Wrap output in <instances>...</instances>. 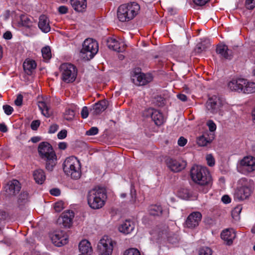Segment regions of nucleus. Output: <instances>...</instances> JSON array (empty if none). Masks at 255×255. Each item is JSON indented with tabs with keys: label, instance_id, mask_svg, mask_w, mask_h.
Here are the masks:
<instances>
[{
	"label": "nucleus",
	"instance_id": "f257e3e1",
	"mask_svg": "<svg viewBox=\"0 0 255 255\" xmlns=\"http://www.w3.org/2000/svg\"><path fill=\"white\" fill-rule=\"evenodd\" d=\"M190 177L196 184L204 187L203 192H208L212 184V178L208 168L200 165H194L190 170Z\"/></svg>",
	"mask_w": 255,
	"mask_h": 255
},
{
	"label": "nucleus",
	"instance_id": "f03ea898",
	"mask_svg": "<svg viewBox=\"0 0 255 255\" xmlns=\"http://www.w3.org/2000/svg\"><path fill=\"white\" fill-rule=\"evenodd\" d=\"M40 156L46 161V169L51 171L56 163V155L52 146L47 142H41L38 147Z\"/></svg>",
	"mask_w": 255,
	"mask_h": 255
},
{
	"label": "nucleus",
	"instance_id": "7ed1b4c3",
	"mask_svg": "<svg viewBox=\"0 0 255 255\" xmlns=\"http://www.w3.org/2000/svg\"><path fill=\"white\" fill-rule=\"evenodd\" d=\"M254 186L252 180L246 178L240 179L237 182V187L234 193V199L241 201L249 198L253 192Z\"/></svg>",
	"mask_w": 255,
	"mask_h": 255
},
{
	"label": "nucleus",
	"instance_id": "20e7f679",
	"mask_svg": "<svg viewBox=\"0 0 255 255\" xmlns=\"http://www.w3.org/2000/svg\"><path fill=\"white\" fill-rule=\"evenodd\" d=\"M139 9V5L135 2L122 4L118 8V18L122 22L128 21L138 14Z\"/></svg>",
	"mask_w": 255,
	"mask_h": 255
},
{
	"label": "nucleus",
	"instance_id": "39448f33",
	"mask_svg": "<svg viewBox=\"0 0 255 255\" xmlns=\"http://www.w3.org/2000/svg\"><path fill=\"white\" fill-rule=\"evenodd\" d=\"M106 199L105 191L101 188L91 189L87 196L88 205L93 209L101 208L105 205Z\"/></svg>",
	"mask_w": 255,
	"mask_h": 255
},
{
	"label": "nucleus",
	"instance_id": "423d86ee",
	"mask_svg": "<svg viewBox=\"0 0 255 255\" xmlns=\"http://www.w3.org/2000/svg\"><path fill=\"white\" fill-rule=\"evenodd\" d=\"M63 168L65 173L74 179H78L81 177L80 162L75 156L67 157L63 163Z\"/></svg>",
	"mask_w": 255,
	"mask_h": 255
},
{
	"label": "nucleus",
	"instance_id": "0eeeda50",
	"mask_svg": "<svg viewBox=\"0 0 255 255\" xmlns=\"http://www.w3.org/2000/svg\"><path fill=\"white\" fill-rule=\"evenodd\" d=\"M98 50L99 45L97 41L93 38H88L83 43L81 53L85 55V56H83L84 58L90 60L97 53Z\"/></svg>",
	"mask_w": 255,
	"mask_h": 255
},
{
	"label": "nucleus",
	"instance_id": "6e6552de",
	"mask_svg": "<svg viewBox=\"0 0 255 255\" xmlns=\"http://www.w3.org/2000/svg\"><path fill=\"white\" fill-rule=\"evenodd\" d=\"M61 73L62 80L66 83L73 82L77 76L76 67L71 63H65L61 64L59 68Z\"/></svg>",
	"mask_w": 255,
	"mask_h": 255
},
{
	"label": "nucleus",
	"instance_id": "1a4fd4ad",
	"mask_svg": "<svg viewBox=\"0 0 255 255\" xmlns=\"http://www.w3.org/2000/svg\"><path fill=\"white\" fill-rule=\"evenodd\" d=\"M116 243L110 237L104 236L98 244L99 255H112Z\"/></svg>",
	"mask_w": 255,
	"mask_h": 255
},
{
	"label": "nucleus",
	"instance_id": "9d476101",
	"mask_svg": "<svg viewBox=\"0 0 255 255\" xmlns=\"http://www.w3.org/2000/svg\"><path fill=\"white\" fill-rule=\"evenodd\" d=\"M239 169L240 172L244 174L255 171V158L252 156L244 157L240 161Z\"/></svg>",
	"mask_w": 255,
	"mask_h": 255
},
{
	"label": "nucleus",
	"instance_id": "9b49d317",
	"mask_svg": "<svg viewBox=\"0 0 255 255\" xmlns=\"http://www.w3.org/2000/svg\"><path fill=\"white\" fill-rule=\"evenodd\" d=\"M49 236L52 242L55 246L61 247L68 243V237L64 231H55Z\"/></svg>",
	"mask_w": 255,
	"mask_h": 255
},
{
	"label": "nucleus",
	"instance_id": "f8f14e48",
	"mask_svg": "<svg viewBox=\"0 0 255 255\" xmlns=\"http://www.w3.org/2000/svg\"><path fill=\"white\" fill-rule=\"evenodd\" d=\"M222 105L221 99L217 96H213L207 101L206 108L209 112L215 114L220 111Z\"/></svg>",
	"mask_w": 255,
	"mask_h": 255
},
{
	"label": "nucleus",
	"instance_id": "ddd939ff",
	"mask_svg": "<svg viewBox=\"0 0 255 255\" xmlns=\"http://www.w3.org/2000/svg\"><path fill=\"white\" fill-rule=\"evenodd\" d=\"M144 117H150L157 126L161 125L164 122V118L162 114L158 110L149 108L143 112Z\"/></svg>",
	"mask_w": 255,
	"mask_h": 255
},
{
	"label": "nucleus",
	"instance_id": "4468645a",
	"mask_svg": "<svg viewBox=\"0 0 255 255\" xmlns=\"http://www.w3.org/2000/svg\"><path fill=\"white\" fill-rule=\"evenodd\" d=\"M131 80L135 85L143 86L151 82L152 80V77L149 74L134 73L131 76Z\"/></svg>",
	"mask_w": 255,
	"mask_h": 255
},
{
	"label": "nucleus",
	"instance_id": "2eb2a0df",
	"mask_svg": "<svg viewBox=\"0 0 255 255\" xmlns=\"http://www.w3.org/2000/svg\"><path fill=\"white\" fill-rule=\"evenodd\" d=\"M74 213L72 211L68 210L63 212L57 219V224L62 225L64 227L70 228L72 224Z\"/></svg>",
	"mask_w": 255,
	"mask_h": 255
},
{
	"label": "nucleus",
	"instance_id": "dca6fc26",
	"mask_svg": "<svg viewBox=\"0 0 255 255\" xmlns=\"http://www.w3.org/2000/svg\"><path fill=\"white\" fill-rule=\"evenodd\" d=\"M167 167L172 171L177 172L184 169L186 166V162L182 160H176L172 158L166 159Z\"/></svg>",
	"mask_w": 255,
	"mask_h": 255
},
{
	"label": "nucleus",
	"instance_id": "f3484780",
	"mask_svg": "<svg viewBox=\"0 0 255 255\" xmlns=\"http://www.w3.org/2000/svg\"><path fill=\"white\" fill-rule=\"evenodd\" d=\"M202 214L199 212H193L187 217L185 224L188 228H194L199 225L202 219Z\"/></svg>",
	"mask_w": 255,
	"mask_h": 255
},
{
	"label": "nucleus",
	"instance_id": "a211bd4d",
	"mask_svg": "<svg viewBox=\"0 0 255 255\" xmlns=\"http://www.w3.org/2000/svg\"><path fill=\"white\" fill-rule=\"evenodd\" d=\"M107 45L110 49L118 52H122L125 49V44L120 39L117 40L113 37L109 38L107 39Z\"/></svg>",
	"mask_w": 255,
	"mask_h": 255
},
{
	"label": "nucleus",
	"instance_id": "6ab92c4d",
	"mask_svg": "<svg viewBox=\"0 0 255 255\" xmlns=\"http://www.w3.org/2000/svg\"><path fill=\"white\" fill-rule=\"evenodd\" d=\"M6 193L9 195H14L18 193L20 190L21 186L18 181L12 180L8 182L5 187Z\"/></svg>",
	"mask_w": 255,
	"mask_h": 255
},
{
	"label": "nucleus",
	"instance_id": "aec40b11",
	"mask_svg": "<svg viewBox=\"0 0 255 255\" xmlns=\"http://www.w3.org/2000/svg\"><path fill=\"white\" fill-rule=\"evenodd\" d=\"M221 238L228 245H231L236 238V233L233 229H227L223 230L221 234Z\"/></svg>",
	"mask_w": 255,
	"mask_h": 255
},
{
	"label": "nucleus",
	"instance_id": "412c9836",
	"mask_svg": "<svg viewBox=\"0 0 255 255\" xmlns=\"http://www.w3.org/2000/svg\"><path fill=\"white\" fill-rule=\"evenodd\" d=\"M216 52L221 57L226 59H231L233 57L232 51L224 44L218 45L216 48Z\"/></svg>",
	"mask_w": 255,
	"mask_h": 255
},
{
	"label": "nucleus",
	"instance_id": "4be33fe9",
	"mask_svg": "<svg viewBox=\"0 0 255 255\" xmlns=\"http://www.w3.org/2000/svg\"><path fill=\"white\" fill-rule=\"evenodd\" d=\"M245 84V79H238L232 80L228 83V87L232 90L242 92L244 84Z\"/></svg>",
	"mask_w": 255,
	"mask_h": 255
},
{
	"label": "nucleus",
	"instance_id": "5701e85b",
	"mask_svg": "<svg viewBox=\"0 0 255 255\" xmlns=\"http://www.w3.org/2000/svg\"><path fill=\"white\" fill-rule=\"evenodd\" d=\"M79 251L82 255H91L93 249L89 241L87 240H82L79 244Z\"/></svg>",
	"mask_w": 255,
	"mask_h": 255
},
{
	"label": "nucleus",
	"instance_id": "b1692460",
	"mask_svg": "<svg viewBox=\"0 0 255 255\" xmlns=\"http://www.w3.org/2000/svg\"><path fill=\"white\" fill-rule=\"evenodd\" d=\"M108 107V101L106 100H102L97 103H96L91 110V112L94 115H97L105 111Z\"/></svg>",
	"mask_w": 255,
	"mask_h": 255
},
{
	"label": "nucleus",
	"instance_id": "393cba45",
	"mask_svg": "<svg viewBox=\"0 0 255 255\" xmlns=\"http://www.w3.org/2000/svg\"><path fill=\"white\" fill-rule=\"evenodd\" d=\"M38 27L42 31L47 33L50 30L49 20L45 15H41L39 18Z\"/></svg>",
	"mask_w": 255,
	"mask_h": 255
},
{
	"label": "nucleus",
	"instance_id": "a878e982",
	"mask_svg": "<svg viewBox=\"0 0 255 255\" xmlns=\"http://www.w3.org/2000/svg\"><path fill=\"white\" fill-rule=\"evenodd\" d=\"M134 229V224L133 222L130 220H126L119 227V230L120 232L125 234H129L131 233Z\"/></svg>",
	"mask_w": 255,
	"mask_h": 255
},
{
	"label": "nucleus",
	"instance_id": "bb28decb",
	"mask_svg": "<svg viewBox=\"0 0 255 255\" xmlns=\"http://www.w3.org/2000/svg\"><path fill=\"white\" fill-rule=\"evenodd\" d=\"M71 3L75 10L84 11L87 7V0H71Z\"/></svg>",
	"mask_w": 255,
	"mask_h": 255
},
{
	"label": "nucleus",
	"instance_id": "cd10ccee",
	"mask_svg": "<svg viewBox=\"0 0 255 255\" xmlns=\"http://www.w3.org/2000/svg\"><path fill=\"white\" fill-rule=\"evenodd\" d=\"M36 67L35 62L32 60H26L23 64V69L27 75H31Z\"/></svg>",
	"mask_w": 255,
	"mask_h": 255
},
{
	"label": "nucleus",
	"instance_id": "c85d7f7f",
	"mask_svg": "<svg viewBox=\"0 0 255 255\" xmlns=\"http://www.w3.org/2000/svg\"><path fill=\"white\" fill-rule=\"evenodd\" d=\"M214 138L213 135H209L207 134H204L197 139V143L200 146H206L208 143L212 142Z\"/></svg>",
	"mask_w": 255,
	"mask_h": 255
},
{
	"label": "nucleus",
	"instance_id": "c756f323",
	"mask_svg": "<svg viewBox=\"0 0 255 255\" xmlns=\"http://www.w3.org/2000/svg\"><path fill=\"white\" fill-rule=\"evenodd\" d=\"M33 177L35 182L39 184H42L46 179L44 171L41 169H38L33 172Z\"/></svg>",
	"mask_w": 255,
	"mask_h": 255
},
{
	"label": "nucleus",
	"instance_id": "7c9ffc66",
	"mask_svg": "<svg viewBox=\"0 0 255 255\" xmlns=\"http://www.w3.org/2000/svg\"><path fill=\"white\" fill-rule=\"evenodd\" d=\"M243 93L245 94H252L255 92V83L249 82L245 79V84H244Z\"/></svg>",
	"mask_w": 255,
	"mask_h": 255
},
{
	"label": "nucleus",
	"instance_id": "2f4dec72",
	"mask_svg": "<svg viewBox=\"0 0 255 255\" xmlns=\"http://www.w3.org/2000/svg\"><path fill=\"white\" fill-rule=\"evenodd\" d=\"M149 213L154 216H159L162 214V208L160 205H152L149 207Z\"/></svg>",
	"mask_w": 255,
	"mask_h": 255
},
{
	"label": "nucleus",
	"instance_id": "473e14b6",
	"mask_svg": "<svg viewBox=\"0 0 255 255\" xmlns=\"http://www.w3.org/2000/svg\"><path fill=\"white\" fill-rule=\"evenodd\" d=\"M38 106L43 116L47 118L50 117L51 113L49 111V108L44 101H39Z\"/></svg>",
	"mask_w": 255,
	"mask_h": 255
},
{
	"label": "nucleus",
	"instance_id": "72a5a7b5",
	"mask_svg": "<svg viewBox=\"0 0 255 255\" xmlns=\"http://www.w3.org/2000/svg\"><path fill=\"white\" fill-rule=\"evenodd\" d=\"M22 25L27 28H30L33 26V18L27 15H22L20 17Z\"/></svg>",
	"mask_w": 255,
	"mask_h": 255
},
{
	"label": "nucleus",
	"instance_id": "f704fd0d",
	"mask_svg": "<svg viewBox=\"0 0 255 255\" xmlns=\"http://www.w3.org/2000/svg\"><path fill=\"white\" fill-rule=\"evenodd\" d=\"M42 55L43 58L46 60H48L51 57V50L49 46H45L41 50Z\"/></svg>",
	"mask_w": 255,
	"mask_h": 255
},
{
	"label": "nucleus",
	"instance_id": "c9c22d12",
	"mask_svg": "<svg viewBox=\"0 0 255 255\" xmlns=\"http://www.w3.org/2000/svg\"><path fill=\"white\" fill-rule=\"evenodd\" d=\"M75 117V112L74 110L68 109H66L64 114V118L67 121H72Z\"/></svg>",
	"mask_w": 255,
	"mask_h": 255
},
{
	"label": "nucleus",
	"instance_id": "e433bc0d",
	"mask_svg": "<svg viewBox=\"0 0 255 255\" xmlns=\"http://www.w3.org/2000/svg\"><path fill=\"white\" fill-rule=\"evenodd\" d=\"M242 210V207L241 205L236 206L232 212V217L236 220H238Z\"/></svg>",
	"mask_w": 255,
	"mask_h": 255
},
{
	"label": "nucleus",
	"instance_id": "4c0bfd02",
	"mask_svg": "<svg viewBox=\"0 0 255 255\" xmlns=\"http://www.w3.org/2000/svg\"><path fill=\"white\" fill-rule=\"evenodd\" d=\"M208 45H209V42L208 40L207 41L205 40L204 42L198 43L196 47L197 52H201L202 51L204 50L208 47Z\"/></svg>",
	"mask_w": 255,
	"mask_h": 255
},
{
	"label": "nucleus",
	"instance_id": "58836bf2",
	"mask_svg": "<svg viewBox=\"0 0 255 255\" xmlns=\"http://www.w3.org/2000/svg\"><path fill=\"white\" fill-rule=\"evenodd\" d=\"M124 255H140V254L137 249L130 248L125 251Z\"/></svg>",
	"mask_w": 255,
	"mask_h": 255
},
{
	"label": "nucleus",
	"instance_id": "ea45409f",
	"mask_svg": "<svg viewBox=\"0 0 255 255\" xmlns=\"http://www.w3.org/2000/svg\"><path fill=\"white\" fill-rule=\"evenodd\" d=\"M212 251L208 247H203L199 251V255H212Z\"/></svg>",
	"mask_w": 255,
	"mask_h": 255
},
{
	"label": "nucleus",
	"instance_id": "a19ab883",
	"mask_svg": "<svg viewBox=\"0 0 255 255\" xmlns=\"http://www.w3.org/2000/svg\"><path fill=\"white\" fill-rule=\"evenodd\" d=\"M64 204L62 201H59L55 203L54 208L56 212H60L64 208Z\"/></svg>",
	"mask_w": 255,
	"mask_h": 255
},
{
	"label": "nucleus",
	"instance_id": "79ce46f5",
	"mask_svg": "<svg viewBox=\"0 0 255 255\" xmlns=\"http://www.w3.org/2000/svg\"><path fill=\"white\" fill-rule=\"evenodd\" d=\"M207 164L210 166H213L215 165V159L211 154H207L206 157Z\"/></svg>",
	"mask_w": 255,
	"mask_h": 255
},
{
	"label": "nucleus",
	"instance_id": "37998d69",
	"mask_svg": "<svg viewBox=\"0 0 255 255\" xmlns=\"http://www.w3.org/2000/svg\"><path fill=\"white\" fill-rule=\"evenodd\" d=\"M2 108L4 113L7 115H11L13 111V108L8 105H3Z\"/></svg>",
	"mask_w": 255,
	"mask_h": 255
},
{
	"label": "nucleus",
	"instance_id": "c03bdc74",
	"mask_svg": "<svg viewBox=\"0 0 255 255\" xmlns=\"http://www.w3.org/2000/svg\"><path fill=\"white\" fill-rule=\"evenodd\" d=\"M99 129L97 127H92L86 131L88 135H95L98 133Z\"/></svg>",
	"mask_w": 255,
	"mask_h": 255
},
{
	"label": "nucleus",
	"instance_id": "a18cd8bd",
	"mask_svg": "<svg viewBox=\"0 0 255 255\" xmlns=\"http://www.w3.org/2000/svg\"><path fill=\"white\" fill-rule=\"evenodd\" d=\"M207 125L208 126L210 131L213 132L216 129V125L215 124V123L212 120L208 121L207 122Z\"/></svg>",
	"mask_w": 255,
	"mask_h": 255
},
{
	"label": "nucleus",
	"instance_id": "49530a36",
	"mask_svg": "<svg viewBox=\"0 0 255 255\" xmlns=\"http://www.w3.org/2000/svg\"><path fill=\"white\" fill-rule=\"evenodd\" d=\"M246 5L248 9H253L255 7V0H246Z\"/></svg>",
	"mask_w": 255,
	"mask_h": 255
},
{
	"label": "nucleus",
	"instance_id": "de8ad7c7",
	"mask_svg": "<svg viewBox=\"0 0 255 255\" xmlns=\"http://www.w3.org/2000/svg\"><path fill=\"white\" fill-rule=\"evenodd\" d=\"M40 122L39 120H35L32 121L30 125L31 129L34 130H37L40 125Z\"/></svg>",
	"mask_w": 255,
	"mask_h": 255
},
{
	"label": "nucleus",
	"instance_id": "09e8293b",
	"mask_svg": "<svg viewBox=\"0 0 255 255\" xmlns=\"http://www.w3.org/2000/svg\"><path fill=\"white\" fill-rule=\"evenodd\" d=\"M81 117L83 119H86L88 117L89 115V111L88 108L86 106L82 108V110L81 112Z\"/></svg>",
	"mask_w": 255,
	"mask_h": 255
},
{
	"label": "nucleus",
	"instance_id": "8fccbe9b",
	"mask_svg": "<svg viewBox=\"0 0 255 255\" xmlns=\"http://www.w3.org/2000/svg\"><path fill=\"white\" fill-rule=\"evenodd\" d=\"M23 101V96L21 95H18L16 99L14 101L15 104L17 106H21Z\"/></svg>",
	"mask_w": 255,
	"mask_h": 255
},
{
	"label": "nucleus",
	"instance_id": "3c124183",
	"mask_svg": "<svg viewBox=\"0 0 255 255\" xmlns=\"http://www.w3.org/2000/svg\"><path fill=\"white\" fill-rule=\"evenodd\" d=\"M67 130L63 129L59 131L57 134V137L59 139H62L65 138L67 136Z\"/></svg>",
	"mask_w": 255,
	"mask_h": 255
},
{
	"label": "nucleus",
	"instance_id": "603ef678",
	"mask_svg": "<svg viewBox=\"0 0 255 255\" xmlns=\"http://www.w3.org/2000/svg\"><path fill=\"white\" fill-rule=\"evenodd\" d=\"M209 0H193V2L197 5L200 6H202L205 5L206 3H207Z\"/></svg>",
	"mask_w": 255,
	"mask_h": 255
},
{
	"label": "nucleus",
	"instance_id": "864d4df0",
	"mask_svg": "<svg viewBox=\"0 0 255 255\" xmlns=\"http://www.w3.org/2000/svg\"><path fill=\"white\" fill-rule=\"evenodd\" d=\"M58 126L57 124H53L51 125L49 129V132L50 133H55L58 129Z\"/></svg>",
	"mask_w": 255,
	"mask_h": 255
},
{
	"label": "nucleus",
	"instance_id": "5fc2aeb1",
	"mask_svg": "<svg viewBox=\"0 0 255 255\" xmlns=\"http://www.w3.org/2000/svg\"><path fill=\"white\" fill-rule=\"evenodd\" d=\"M187 139L181 136L178 139V144L180 146H184L187 143Z\"/></svg>",
	"mask_w": 255,
	"mask_h": 255
},
{
	"label": "nucleus",
	"instance_id": "6e6d98bb",
	"mask_svg": "<svg viewBox=\"0 0 255 255\" xmlns=\"http://www.w3.org/2000/svg\"><path fill=\"white\" fill-rule=\"evenodd\" d=\"M50 193L52 195L58 196L60 194V190L58 188H53L50 190Z\"/></svg>",
	"mask_w": 255,
	"mask_h": 255
},
{
	"label": "nucleus",
	"instance_id": "4d7b16f0",
	"mask_svg": "<svg viewBox=\"0 0 255 255\" xmlns=\"http://www.w3.org/2000/svg\"><path fill=\"white\" fill-rule=\"evenodd\" d=\"M58 11L61 14H65L68 12V8L66 6H60L58 8Z\"/></svg>",
	"mask_w": 255,
	"mask_h": 255
},
{
	"label": "nucleus",
	"instance_id": "13d9d810",
	"mask_svg": "<svg viewBox=\"0 0 255 255\" xmlns=\"http://www.w3.org/2000/svg\"><path fill=\"white\" fill-rule=\"evenodd\" d=\"M222 201L225 204H228L231 202V199L228 195H224L222 198Z\"/></svg>",
	"mask_w": 255,
	"mask_h": 255
},
{
	"label": "nucleus",
	"instance_id": "bf43d9fd",
	"mask_svg": "<svg viewBox=\"0 0 255 255\" xmlns=\"http://www.w3.org/2000/svg\"><path fill=\"white\" fill-rule=\"evenodd\" d=\"M177 97L178 99L182 102H185L187 100V96L183 94H179L177 95Z\"/></svg>",
	"mask_w": 255,
	"mask_h": 255
},
{
	"label": "nucleus",
	"instance_id": "052dcab7",
	"mask_svg": "<svg viewBox=\"0 0 255 255\" xmlns=\"http://www.w3.org/2000/svg\"><path fill=\"white\" fill-rule=\"evenodd\" d=\"M3 37L5 39H10L12 38V34L10 31H7L3 34Z\"/></svg>",
	"mask_w": 255,
	"mask_h": 255
},
{
	"label": "nucleus",
	"instance_id": "680f3d73",
	"mask_svg": "<svg viewBox=\"0 0 255 255\" xmlns=\"http://www.w3.org/2000/svg\"><path fill=\"white\" fill-rule=\"evenodd\" d=\"M0 131L2 132H6L7 131V127L4 124H0Z\"/></svg>",
	"mask_w": 255,
	"mask_h": 255
},
{
	"label": "nucleus",
	"instance_id": "e2e57ef3",
	"mask_svg": "<svg viewBox=\"0 0 255 255\" xmlns=\"http://www.w3.org/2000/svg\"><path fill=\"white\" fill-rule=\"evenodd\" d=\"M58 147L60 149H65L67 147V144L65 142H61L58 144Z\"/></svg>",
	"mask_w": 255,
	"mask_h": 255
},
{
	"label": "nucleus",
	"instance_id": "0e129e2a",
	"mask_svg": "<svg viewBox=\"0 0 255 255\" xmlns=\"http://www.w3.org/2000/svg\"><path fill=\"white\" fill-rule=\"evenodd\" d=\"M40 138L38 136H34L31 138V141L33 143H36V142H38L39 141H40Z\"/></svg>",
	"mask_w": 255,
	"mask_h": 255
},
{
	"label": "nucleus",
	"instance_id": "69168bd1",
	"mask_svg": "<svg viewBox=\"0 0 255 255\" xmlns=\"http://www.w3.org/2000/svg\"><path fill=\"white\" fill-rule=\"evenodd\" d=\"M183 192H185V195H183V196H182L181 195H180V196H181V197L182 198L184 199L188 198L189 197V194H188V192L187 190H186V189H183Z\"/></svg>",
	"mask_w": 255,
	"mask_h": 255
},
{
	"label": "nucleus",
	"instance_id": "338daca9",
	"mask_svg": "<svg viewBox=\"0 0 255 255\" xmlns=\"http://www.w3.org/2000/svg\"><path fill=\"white\" fill-rule=\"evenodd\" d=\"M27 197V194L25 193H23L20 195V197L19 198V200H20L21 198L22 199H26Z\"/></svg>",
	"mask_w": 255,
	"mask_h": 255
},
{
	"label": "nucleus",
	"instance_id": "774afa93",
	"mask_svg": "<svg viewBox=\"0 0 255 255\" xmlns=\"http://www.w3.org/2000/svg\"><path fill=\"white\" fill-rule=\"evenodd\" d=\"M252 119L254 123H255V107L253 109L252 112Z\"/></svg>",
	"mask_w": 255,
	"mask_h": 255
}]
</instances>
